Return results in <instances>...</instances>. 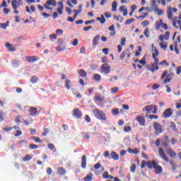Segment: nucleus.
Segmentation results:
<instances>
[{"mask_svg": "<svg viewBox=\"0 0 181 181\" xmlns=\"http://www.w3.org/2000/svg\"><path fill=\"white\" fill-rule=\"evenodd\" d=\"M93 113L97 119H100V121H107V115H105V113H104L103 110L100 109H95L93 111Z\"/></svg>", "mask_w": 181, "mask_h": 181, "instance_id": "1", "label": "nucleus"}, {"mask_svg": "<svg viewBox=\"0 0 181 181\" xmlns=\"http://www.w3.org/2000/svg\"><path fill=\"white\" fill-rule=\"evenodd\" d=\"M157 164L158 163H156V160H148L147 162L143 160H141V168L144 169L146 166H147L148 169H154Z\"/></svg>", "mask_w": 181, "mask_h": 181, "instance_id": "2", "label": "nucleus"}, {"mask_svg": "<svg viewBox=\"0 0 181 181\" xmlns=\"http://www.w3.org/2000/svg\"><path fill=\"white\" fill-rule=\"evenodd\" d=\"M100 71L105 74H110L111 73V66L108 64H103L100 66Z\"/></svg>", "mask_w": 181, "mask_h": 181, "instance_id": "3", "label": "nucleus"}, {"mask_svg": "<svg viewBox=\"0 0 181 181\" xmlns=\"http://www.w3.org/2000/svg\"><path fill=\"white\" fill-rule=\"evenodd\" d=\"M135 121H136L139 124L140 127H145L146 125V119L144 116L138 115L135 117Z\"/></svg>", "mask_w": 181, "mask_h": 181, "instance_id": "4", "label": "nucleus"}, {"mask_svg": "<svg viewBox=\"0 0 181 181\" xmlns=\"http://www.w3.org/2000/svg\"><path fill=\"white\" fill-rule=\"evenodd\" d=\"M173 115V111H172V108H168L166 109L163 112V118L164 119H168L170 118V117Z\"/></svg>", "mask_w": 181, "mask_h": 181, "instance_id": "5", "label": "nucleus"}, {"mask_svg": "<svg viewBox=\"0 0 181 181\" xmlns=\"http://www.w3.org/2000/svg\"><path fill=\"white\" fill-rule=\"evenodd\" d=\"M56 5H57V2L56 1V0H48L45 4H44V6L46 9H52V8L49 7V6H56Z\"/></svg>", "mask_w": 181, "mask_h": 181, "instance_id": "6", "label": "nucleus"}, {"mask_svg": "<svg viewBox=\"0 0 181 181\" xmlns=\"http://www.w3.org/2000/svg\"><path fill=\"white\" fill-rule=\"evenodd\" d=\"M153 127L155 131H156V132H158V134H162V132H163V127L162 126V124H160L159 122H154Z\"/></svg>", "mask_w": 181, "mask_h": 181, "instance_id": "7", "label": "nucleus"}, {"mask_svg": "<svg viewBox=\"0 0 181 181\" xmlns=\"http://www.w3.org/2000/svg\"><path fill=\"white\" fill-rule=\"evenodd\" d=\"M11 6L14 11V13L16 15H18L19 11H18V0H12Z\"/></svg>", "mask_w": 181, "mask_h": 181, "instance_id": "8", "label": "nucleus"}, {"mask_svg": "<svg viewBox=\"0 0 181 181\" xmlns=\"http://www.w3.org/2000/svg\"><path fill=\"white\" fill-rule=\"evenodd\" d=\"M74 117L77 119H80L83 117V113L80 111V109L76 108L74 110Z\"/></svg>", "mask_w": 181, "mask_h": 181, "instance_id": "9", "label": "nucleus"}, {"mask_svg": "<svg viewBox=\"0 0 181 181\" xmlns=\"http://www.w3.org/2000/svg\"><path fill=\"white\" fill-rule=\"evenodd\" d=\"M159 155L162 159H163L164 161L165 162H169V158L166 157V154H165V151H163V148H159L158 150Z\"/></svg>", "mask_w": 181, "mask_h": 181, "instance_id": "10", "label": "nucleus"}, {"mask_svg": "<svg viewBox=\"0 0 181 181\" xmlns=\"http://www.w3.org/2000/svg\"><path fill=\"white\" fill-rule=\"evenodd\" d=\"M153 110V106L152 105H147L143 107L142 111L145 112L146 111L147 114H152V111Z\"/></svg>", "mask_w": 181, "mask_h": 181, "instance_id": "11", "label": "nucleus"}, {"mask_svg": "<svg viewBox=\"0 0 181 181\" xmlns=\"http://www.w3.org/2000/svg\"><path fill=\"white\" fill-rule=\"evenodd\" d=\"M173 76H175L174 73H170L169 74H168V70H165L163 72L162 75H161V80H163V78H165V77H168L169 78H172V77H173Z\"/></svg>", "mask_w": 181, "mask_h": 181, "instance_id": "12", "label": "nucleus"}, {"mask_svg": "<svg viewBox=\"0 0 181 181\" xmlns=\"http://www.w3.org/2000/svg\"><path fill=\"white\" fill-rule=\"evenodd\" d=\"M87 166V156L86 155L82 156L81 157V168L86 169Z\"/></svg>", "mask_w": 181, "mask_h": 181, "instance_id": "13", "label": "nucleus"}, {"mask_svg": "<svg viewBox=\"0 0 181 181\" xmlns=\"http://www.w3.org/2000/svg\"><path fill=\"white\" fill-rule=\"evenodd\" d=\"M30 115L31 117H35L37 114V108L34 107H30L29 109Z\"/></svg>", "mask_w": 181, "mask_h": 181, "instance_id": "14", "label": "nucleus"}, {"mask_svg": "<svg viewBox=\"0 0 181 181\" xmlns=\"http://www.w3.org/2000/svg\"><path fill=\"white\" fill-rule=\"evenodd\" d=\"M181 25V21L180 19H177V16L174 17L173 20V25L176 27L177 29H179V27L176 26V25Z\"/></svg>", "mask_w": 181, "mask_h": 181, "instance_id": "15", "label": "nucleus"}, {"mask_svg": "<svg viewBox=\"0 0 181 181\" xmlns=\"http://www.w3.org/2000/svg\"><path fill=\"white\" fill-rule=\"evenodd\" d=\"M167 152L170 158H176V156H177V153H176L172 148H168Z\"/></svg>", "mask_w": 181, "mask_h": 181, "instance_id": "16", "label": "nucleus"}, {"mask_svg": "<svg viewBox=\"0 0 181 181\" xmlns=\"http://www.w3.org/2000/svg\"><path fill=\"white\" fill-rule=\"evenodd\" d=\"M26 60L28 63H35L37 62V58L36 56L27 57Z\"/></svg>", "mask_w": 181, "mask_h": 181, "instance_id": "17", "label": "nucleus"}, {"mask_svg": "<svg viewBox=\"0 0 181 181\" xmlns=\"http://www.w3.org/2000/svg\"><path fill=\"white\" fill-rule=\"evenodd\" d=\"M5 46L7 47L9 52H15L16 50V48L9 42H6Z\"/></svg>", "mask_w": 181, "mask_h": 181, "instance_id": "18", "label": "nucleus"}, {"mask_svg": "<svg viewBox=\"0 0 181 181\" xmlns=\"http://www.w3.org/2000/svg\"><path fill=\"white\" fill-rule=\"evenodd\" d=\"M154 169L156 170V175H160V173H162V172H163V168H162V166L158 165V164L156 165Z\"/></svg>", "mask_w": 181, "mask_h": 181, "instance_id": "19", "label": "nucleus"}, {"mask_svg": "<svg viewBox=\"0 0 181 181\" xmlns=\"http://www.w3.org/2000/svg\"><path fill=\"white\" fill-rule=\"evenodd\" d=\"M168 18L170 21H173V13H172V7L167 9Z\"/></svg>", "mask_w": 181, "mask_h": 181, "instance_id": "20", "label": "nucleus"}, {"mask_svg": "<svg viewBox=\"0 0 181 181\" xmlns=\"http://www.w3.org/2000/svg\"><path fill=\"white\" fill-rule=\"evenodd\" d=\"M94 98L96 101H104L105 100V98L100 94L95 95Z\"/></svg>", "mask_w": 181, "mask_h": 181, "instance_id": "21", "label": "nucleus"}, {"mask_svg": "<svg viewBox=\"0 0 181 181\" xmlns=\"http://www.w3.org/2000/svg\"><path fill=\"white\" fill-rule=\"evenodd\" d=\"M100 35H98L95 37H94L92 42L93 46H97V45H98V42H100Z\"/></svg>", "mask_w": 181, "mask_h": 181, "instance_id": "22", "label": "nucleus"}, {"mask_svg": "<svg viewBox=\"0 0 181 181\" xmlns=\"http://www.w3.org/2000/svg\"><path fill=\"white\" fill-rule=\"evenodd\" d=\"M156 30H159L160 29V26L163 25V21L162 19H160L158 21L156 22Z\"/></svg>", "mask_w": 181, "mask_h": 181, "instance_id": "23", "label": "nucleus"}, {"mask_svg": "<svg viewBox=\"0 0 181 181\" xmlns=\"http://www.w3.org/2000/svg\"><path fill=\"white\" fill-rule=\"evenodd\" d=\"M66 169L64 168H57V173L58 175H60L61 176H63L64 175H66Z\"/></svg>", "mask_w": 181, "mask_h": 181, "instance_id": "24", "label": "nucleus"}, {"mask_svg": "<svg viewBox=\"0 0 181 181\" xmlns=\"http://www.w3.org/2000/svg\"><path fill=\"white\" fill-rule=\"evenodd\" d=\"M110 156H112V158L114 160H118L119 159V155H118V153H115V151H112L110 153Z\"/></svg>", "mask_w": 181, "mask_h": 181, "instance_id": "25", "label": "nucleus"}, {"mask_svg": "<svg viewBox=\"0 0 181 181\" xmlns=\"http://www.w3.org/2000/svg\"><path fill=\"white\" fill-rule=\"evenodd\" d=\"M96 21H99L101 25H103V23H105V22L107 21V19H105V17H104V15L102 14L100 17L96 18Z\"/></svg>", "mask_w": 181, "mask_h": 181, "instance_id": "26", "label": "nucleus"}, {"mask_svg": "<svg viewBox=\"0 0 181 181\" xmlns=\"http://www.w3.org/2000/svg\"><path fill=\"white\" fill-rule=\"evenodd\" d=\"M159 70V66L158 64H151V69H150V71H152V73H155L156 71H158Z\"/></svg>", "mask_w": 181, "mask_h": 181, "instance_id": "27", "label": "nucleus"}, {"mask_svg": "<svg viewBox=\"0 0 181 181\" xmlns=\"http://www.w3.org/2000/svg\"><path fill=\"white\" fill-rule=\"evenodd\" d=\"M129 52V49H127L126 50L123 51L122 53L119 55L120 60H124V58L128 53Z\"/></svg>", "mask_w": 181, "mask_h": 181, "instance_id": "28", "label": "nucleus"}, {"mask_svg": "<svg viewBox=\"0 0 181 181\" xmlns=\"http://www.w3.org/2000/svg\"><path fill=\"white\" fill-rule=\"evenodd\" d=\"M160 47L161 49H163V50H166V49H168V42L166 41H163L161 42H160Z\"/></svg>", "mask_w": 181, "mask_h": 181, "instance_id": "29", "label": "nucleus"}, {"mask_svg": "<svg viewBox=\"0 0 181 181\" xmlns=\"http://www.w3.org/2000/svg\"><path fill=\"white\" fill-rule=\"evenodd\" d=\"M109 30L112 32L110 33V36H115V25H112L109 27Z\"/></svg>", "mask_w": 181, "mask_h": 181, "instance_id": "30", "label": "nucleus"}, {"mask_svg": "<svg viewBox=\"0 0 181 181\" xmlns=\"http://www.w3.org/2000/svg\"><path fill=\"white\" fill-rule=\"evenodd\" d=\"M120 12H123V16L128 15V9L125 8V6H122L119 8Z\"/></svg>", "mask_w": 181, "mask_h": 181, "instance_id": "31", "label": "nucleus"}, {"mask_svg": "<svg viewBox=\"0 0 181 181\" xmlns=\"http://www.w3.org/2000/svg\"><path fill=\"white\" fill-rule=\"evenodd\" d=\"M153 52L152 53L153 58L158 57V56H159V51L156 49V47H154Z\"/></svg>", "mask_w": 181, "mask_h": 181, "instance_id": "32", "label": "nucleus"}, {"mask_svg": "<svg viewBox=\"0 0 181 181\" xmlns=\"http://www.w3.org/2000/svg\"><path fill=\"white\" fill-rule=\"evenodd\" d=\"M33 156L30 154H27L25 156V157L23 158V162H29L30 159H33Z\"/></svg>", "mask_w": 181, "mask_h": 181, "instance_id": "33", "label": "nucleus"}, {"mask_svg": "<svg viewBox=\"0 0 181 181\" xmlns=\"http://www.w3.org/2000/svg\"><path fill=\"white\" fill-rule=\"evenodd\" d=\"M78 74L81 76V77H83L85 78V77H87V73L83 69H80L78 71Z\"/></svg>", "mask_w": 181, "mask_h": 181, "instance_id": "34", "label": "nucleus"}, {"mask_svg": "<svg viewBox=\"0 0 181 181\" xmlns=\"http://www.w3.org/2000/svg\"><path fill=\"white\" fill-rule=\"evenodd\" d=\"M170 128L174 131V132H177V128L176 127V124L173 122H170Z\"/></svg>", "mask_w": 181, "mask_h": 181, "instance_id": "35", "label": "nucleus"}, {"mask_svg": "<svg viewBox=\"0 0 181 181\" xmlns=\"http://www.w3.org/2000/svg\"><path fill=\"white\" fill-rule=\"evenodd\" d=\"M9 26V21H6V23H0V28L1 29H6Z\"/></svg>", "mask_w": 181, "mask_h": 181, "instance_id": "36", "label": "nucleus"}, {"mask_svg": "<svg viewBox=\"0 0 181 181\" xmlns=\"http://www.w3.org/2000/svg\"><path fill=\"white\" fill-rule=\"evenodd\" d=\"M23 119V117H22V116L18 115L15 118V122H16L17 124H21Z\"/></svg>", "mask_w": 181, "mask_h": 181, "instance_id": "37", "label": "nucleus"}, {"mask_svg": "<svg viewBox=\"0 0 181 181\" xmlns=\"http://www.w3.org/2000/svg\"><path fill=\"white\" fill-rule=\"evenodd\" d=\"M117 1H114L112 4V12H117Z\"/></svg>", "mask_w": 181, "mask_h": 181, "instance_id": "38", "label": "nucleus"}, {"mask_svg": "<svg viewBox=\"0 0 181 181\" xmlns=\"http://www.w3.org/2000/svg\"><path fill=\"white\" fill-rule=\"evenodd\" d=\"M140 64H142V66L146 65V56L144 55L142 59L139 61Z\"/></svg>", "mask_w": 181, "mask_h": 181, "instance_id": "39", "label": "nucleus"}, {"mask_svg": "<svg viewBox=\"0 0 181 181\" xmlns=\"http://www.w3.org/2000/svg\"><path fill=\"white\" fill-rule=\"evenodd\" d=\"M39 81V78L36 76H33L31 77L30 81L33 83V84H36L37 81Z\"/></svg>", "mask_w": 181, "mask_h": 181, "instance_id": "40", "label": "nucleus"}, {"mask_svg": "<svg viewBox=\"0 0 181 181\" xmlns=\"http://www.w3.org/2000/svg\"><path fill=\"white\" fill-rule=\"evenodd\" d=\"M141 15L143 16H135V18H136V19H145L146 16H148V13H142Z\"/></svg>", "mask_w": 181, "mask_h": 181, "instance_id": "41", "label": "nucleus"}, {"mask_svg": "<svg viewBox=\"0 0 181 181\" xmlns=\"http://www.w3.org/2000/svg\"><path fill=\"white\" fill-rule=\"evenodd\" d=\"M93 80H95V81H100V80H101V75H100L98 74H94Z\"/></svg>", "mask_w": 181, "mask_h": 181, "instance_id": "42", "label": "nucleus"}, {"mask_svg": "<svg viewBox=\"0 0 181 181\" xmlns=\"http://www.w3.org/2000/svg\"><path fill=\"white\" fill-rule=\"evenodd\" d=\"M170 164L172 167L173 170H176V163L173 160H170Z\"/></svg>", "mask_w": 181, "mask_h": 181, "instance_id": "43", "label": "nucleus"}, {"mask_svg": "<svg viewBox=\"0 0 181 181\" xmlns=\"http://www.w3.org/2000/svg\"><path fill=\"white\" fill-rule=\"evenodd\" d=\"M123 129H124V132H127V134H129V132L132 131V128L131 127V126L124 127Z\"/></svg>", "mask_w": 181, "mask_h": 181, "instance_id": "44", "label": "nucleus"}, {"mask_svg": "<svg viewBox=\"0 0 181 181\" xmlns=\"http://www.w3.org/2000/svg\"><path fill=\"white\" fill-rule=\"evenodd\" d=\"M111 112L113 115H118L119 114V109H112Z\"/></svg>", "mask_w": 181, "mask_h": 181, "instance_id": "45", "label": "nucleus"}, {"mask_svg": "<svg viewBox=\"0 0 181 181\" xmlns=\"http://www.w3.org/2000/svg\"><path fill=\"white\" fill-rule=\"evenodd\" d=\"M33 141H35V142H36V144H37V143L42 144V139H40V138L38 136H33Z\"/></svg>", "mask_w": 181, "mask_h": 181, "instance_id": "46", "label": "nucleus"}, {"mask_svg": "<svg viewBox=\"0 0 181 181\" xmlns=\"http://www.w3.org/2000/svg\"><path fill=\"white\" fill-rule=\"evenodd\" d=\"M133 22H135V18L127 19L125 21L124 25H131Z\"/></svg>", "mask_w": 181, "mask_h": 181, "instance_id": "47", "label": "nucleus"}, {"mask_svg": "<svg viewBox=\"0 0 181 181\" xmlns=\"http://www.w3.org/2000/svg\"><path fill=\"white\" fill-rule=\"evenodd\" d=\"M71 81L69 79H66L65 81V87H66L67 90H70V83Z\"/></svg>", "mask_w": 181, "mask_h": 181, "instance_id": "48", "label": "nucleus"}, {"mask_svg": "<svg viewBox=\"0 0 181 181\" xmlns=\"http://www.w3.org/2000/svg\"><path fill=\"white\" fill-rule=\"evenodd\" d=\"M135 170H136V164H133L131 167H130V172L132 173H134L135 172Z\"/></svg>", "mask_w": 181, "mask_h": 181, "instance_id": "49", "label": "nucleus"}, {"mask_svg": "<svg viewBox=\"0 0 181 181\" xmlns=\"http://www.w3.org/2000/svg\"><path fill=\"white\" fill-rule=\"evenodd\" d=\"M148 118L149 119H158V118H159V116L156 115H149Z\"/></svg>", "mask_w": 181, "mask_h": 181, "instance_id": "50", "label": "nucleus"}, {"mask_svg": "<svg viewBox=\"0 0 181 181\" xmlns=\"http://www.w3.org/2000/svg\"><path fill=\"white\" fill-rule=\"evenodd\" d=\"M117 80H118V76H111L110 78L109 79L110 83H114L115 81H117Z\"/></svg>", "mask_w": 181, "mask_h": 181, "instance_id": "51", "label": "nucleus"}, {"mask_svg": "<svg viewBox=\"0 0 181 181\" xmlns=\"http://www.w3.org/2000/svg\"><path fill=\"white\" fill-rule=\"evenodd\" d=\"M144 35L146 36V37H149V28H146Z\"/></svg>", "mask_w": 181, "mask_h": 181, "instance_id": "52", "label": "nucleus"}, {"mask_svg": "<svg viewBox=\"0 0 181 181\" xmlns=\"http://www.w3.org/2000/svg\"><path fill=\"white\" fill-rule=\"evenodd\" d=\"M29 146L30 149H37L39 148V146L35 144H30Z\"/></svg>", "mask_w": 181, "mask_h": 181, "instance_id": "53", "label": "nucleus"}, {"mask_svg": "<svg viewBox=\"0 0 181 181\" xmlns=\"http://www.w3.org/2000/svg\"><path fill=\"white\" fill-rule=\"evenodd\" d=\"M159 66H169V63H168V61L163 60V62H160Z\"/></svg>", "mask_w": 181, "mask_h": 181, "instance_id": "54", "label": "nucleus"}, {"mask_svg": "<svg viewBox=\"0 0 181 181\" xmlns=\"http://www.w3.org/2000/svg\"><path fill=\"white\" fill-rule=\"evenodd\" d=\"M102 176L103 179H108L110 173H108V171H105Z\"/></svg>", "mask_w": 181, "mask_h": 181, "instance_id": "55", "label": "nucleus"}, {"mask_svg": "<svg viewBox=\"0 0 181 181\" xmlns=\"http://www.w3.org/2000/svg\"><path fill=\"white\" fill-rule=\"evenodd\" d=\"M55 33L58 35V36H62L63 35V30L62 29H57Z\"/></svg>", "mask_w": 181, "mask_h": 181, "instance_id": "56", "label": "nucleus"}, {"mask_svg": "<svg viewBox=\"0 0 181 181\" xmlns=\"http://www.w3.org/2000/svg\"><path fill=\"white\" fill-rule=\"evenodd\" d=\"M102 63H104V64H107V63H110V61L107 59V57H102Z\"/></svg>", "mask_w": 181, "mask_h": 181, "instance_id": "57", "label": "nucleus"}, {"mask_svg": "<svg viewBox=\"0 0 181 181\" xmlns=\"http://www.w3.org/2000/svg\"><path fill=\"white\" fill-rule=\"evenodd\" d=\"M170 81H172V78L166 76L165 79L164 80V84H168V83H170Z\"/></svg>", "mask_w": 181, "mask_h": 181, "instance_id": "58", "label": "nucleus"}, {"mask_svg": "<svg viewBox=\"0 0 181 181\" xmlns=\"http://www.w3.org/2000/svg\"><path fill=\"white\" fill-rule=\"evenodd\" d=\"M170 33H169V31H166L165 34L164 35V39L165 40H169V36H170Z\"/></svg>", "mask_w": 181, "mask_h": 181, "instance_id": "59", "label": "nucleus"}, {"mask_svg": "<svg viewBox=\"0 0 181 181\" xmlns=\"http://www.w3.org/2000/svg\"><path fill=\"white\" fill-rule=\"evenodd\" d=\"M49 132H50V130H49V129H45L44 132L42 134V136H46V135H47Z\"/></svg>", "mask_w": 181, "mask_h": 181, "instance_id": "60", "label": "nucleus"}, {"mask_svg": "<svg viewBox=\"0 0 181 181\" xmlns=\"http://www.w3.org/2000/svg\"><path fill=\"white\" fill-rule=\"evenodd\" d=\"M112 93H113V94H117V93H118V87H114V88H112Z\"/></svg>", "mask_w": 181, "mask_h": 181, "instance_id": "61", "label": "nucleus"}, {"mask_svg": "<svg viewBox=\"0 0 181 181\" xmlns=\"http://www.w3.org/2000/svg\"><path fill=\"white\" fill-rule=\"evenodd\" d=\"M141 25H142V26H144V28H146V26H148V25H149V22L146 20V21L141 22Z\"/></svg>", "mask_w": 181, "mask_h": 181, "instance_id": "62", "label": "nucleus"}, {"mask_svg": "<svg viewBox=\"0 0 181 181\" xmlns=\"http://www.w3.org/2000/svg\"><path fill=\"white\" fill-rule=\"evenodd\" d=\"M84 180L85 181H91V180H93V177L90 176V175H88V176L84 177Z\"/></svg>", "mask_w": 181, "mask_h": 181, "instance_id": "63", "label": "nucleus"}, {"mask_svg": "<svg viewBox=\"0 0 181 181\" xmlns=\"http://www.w3.org/2000/svg\"><path fill=\"white\" fill-rule=\"evenodd\" d=\"M101 168V163H98L94 165V168L97 170Z\"/></svg>", "mask_w": 181, "mask_h": 181, "instance_id": "64", "label": "nucleus"}]
</instances>
